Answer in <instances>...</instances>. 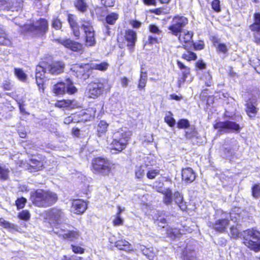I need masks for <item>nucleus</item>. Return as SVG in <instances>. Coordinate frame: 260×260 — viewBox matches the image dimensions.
Wrapping results in <instances>:
<instances>
[{
	"label": "nucleus",
	"mask_w": 260,
	"mask_h": 260,
	"mask_svg": "<svg viewBox=\"0 0 260 260\" xmlns=\"http://www.w3.org/2000/svg\"><path fill=\"white\" fill-rule=\"evenodd\" d=\"M14 73L16 76L22 81H24L26 79V75L22 69L15 68Z\"/></svg>",
	"instance_id": "nucleus-42"
},
{
	"label": "nucleus",
	"mask_w": 260,
	"mask_h": 260,
	"mask_svg": "<svg viewBox=\"0 0 260 260\" xmlns=\"http://www.w3.org/2000/svg\"><path fill=\"white\" fill-rule=\"evenodd\" d=\"M81 28L85 35L86 45L93 46L95 44V33L91 23L89 21L82 20Z\"/></svg>",
	"instance_id": "nucleus-10"
},
{
	"label": "nucleus",
	"mask_w": 260,
	"mask_h": 260,
	"mask_svg": "<svg viewBox=\"0 0 260 260\" xmlns=\"http://www.w3.org/2000/svg\"><path fill=\"white\" fill-rule=\"evenodd\" d=\"M159 38L157 35H150L148 36V43L150 44H155L158 42V39Z\"/></svg>",
	"instance_id": "nucleus-54"
},
{
	"label": "nucleus",
	"mask_w": 260,
	"mask_h": 260,
	"mask_svg": "<svg viewBox=\"0 0 260 260\" xmlns=\"http://www.w3.org/2000/svg\"><path fill=\"white\" fill-rule=\"evenodd\" d=\"M109 124L105 121L102 120L98 124L97 127V135L101 137L104 136L107 131Z\"/></svg>",
	"instance_id": "nucleus-29"
},
{
	"label": "nucleus",
	"mask_w": 260,
	"mask_h": 260,
	"mask_svg": "<svg viewBox=\"0 0 260 260\" xmlns=\"http://www.w3.org/2000/svg\"><path fill=\"white\" fill-rule=\"evenodd\" d=\"M246 112L250 118H253L257 112V109L256 108L255 105L250 101L246 104Z\"/></svg>",
	"instance_id": "nucleus-28"
},
{
	"label": "nucleus",
	"mask_w": 260,
	"mask_h": 260,
	"mask_svg": "<svg viewBox=\"0 0 260 260\" xmlns=\"http://www.w3.org/2000/svg\"><path fill=\"white\" fill-rule=\"evenodd\" d=\"M46 217L49 219L50 223L54 226L60 224L65 219L64 212L61 209L57 208L49 210L47 213Z\"/></svg>",
	"instance_id": "nucleus-12"
},
{
	"label": "nucleus",
	"mask_w": 260,
	"mask_h": 260,
	"mask_svg": "<svg viewBox=\"0 0 260 260\" xmlns=\"http://www.w3.org/2000/svg\"><path fill=\"white\" fill-rule=\"evenodd\" d=\"M109 67V64L106 62H102L99 63H93L90 66V68L93 70H97L101 71H105Z\"/></svg>",
	"instance_id": "nucleus-31"
},
{
	"label": "nucleus",
	"mask_w": 260,
	"mask_h": 260,
	"mask_svg": "<svg viewBox=\"0 0 260 260\" xmlns=\"http://www.w3.org/2000/svg\"><path fill=\"white\" fill-rule=\"evenodd\" d=\"M250 29L254 32L255 42L260 45V13L254 14V22L249 26Z\"/></svg>",
	"instance_id": "nucleus-16"
},
{
	"label": "nucleus",
	"mask_w": 260,
	"mask_h": 260,
	"mask_svg": "<svg viewBox=\"0 0 260 260\" xmlns=\"http://www.w3.org/2000/svg\"><path fill=\"white\" fill-rule=\"evenodd\" d=\"M48 22L43 18L40 19L33 24H25L23 26L24 30L39 35L45 34L48 30Z\"/></svg>",
	"instance_id": "nucleus-8"
},
{
	"label": "nucleus",
	"mask_w": 260,
	"mask_h": 260,
	"mask_svg": "<svg viewBox=\"0 0 260 260\" xmlns=\"http://www.w3.org/2000/svg\"><path fill=\"white\" fill-rule=\"evenodd\" d=\"M111 85L105 78L96 79L88 85L87 95L89 98L95 99L100 96L105 90H109Z\"/></svg>",
	"instance_id": "nucleus-3"
},
{
	"label": "nucleus",
	"mask_w": 260,
	"mask_h": 260,
	"mask_svg": "<svg viewBox=\"0 0 260 260\" xmlns=\"http://www.w3.org/2000/svg\"><path fill=\"white\" fill-rule=\"evenodd\" d=\"M17 3L19 4L18 6H12L11 0H0V10L20 11L22 8V1L18 0Z\"/></svg>",
	"instance_id": "nucleus-20"
},
{
	"label": "nucleus",
	"mask_w": 260,
	"mask_h": 260,
	"mask_svg": "<svg viewBox=\"0 0 260 260\" xmlns=\"http://www.w3.org/2000/svg\"><path fill=\"white\" fill-rule=\"evenodd\" d=\"M214 128L218 129L221 134H224L238 132L240 129V126L235 122L226 120L217 122L214 124Z\"/></svg>",
	"instance_id": "nucleus-11"
},
{
	"label": "nucleus",
	"mask_w": 260,
	"mask_h": 260,
	"mask_svg": "<svg viewBox=\"0 0 260 260\" xmlns=\"http://www.w3.org/2000/svg\"><path fill=\"white\" fill-rule=\"evenodd\" d=\"M125 38L127 42V46L130 50L133 49L137 40V35L135 31L129 29L125 32Z\"/></svg>",
	"instance_id": "nucleus-25"
},
{
	"label": "nucleus",
	"mask_w": 260,
	"mask_h": 260,
	"mask_svg": "<svg viewBox=\"0 0 260 260\" xmlns=\"http://www.w3.org/2000/svg\"><path fill=\"white\" fill-rule=\"evenodd\" d=\"M252 195L254 198H260V185L259 184H255L252 187Z\"/></svg>",
	"instance_id": "nucleus-47"
},
{
	"label": "nucleus",
	"mask_w": 260,
	"mask_h": 260,
	"mask_svg": "<svg viewBox=\"0 0 260 260\" xmlns=\"http://www.w3.org/2000/svg\"><path fill=\"white\" fill-rule=\"evenodd\" d=\"M212 9L216 12L220 11V2L219 0H214L212 3Z\"/></svg>",
	"instance_id": "nucleus-55"
},
{
	"label": "nucleus",
	"mask_w": 260,
	"mask_h": 260,
	"mask_svg": "<svg viewBox=\"0 0 260 260\" xmlns=\"http://www.w3.org/2000/svg\"><path fill=\"white\" fill-rule=\"evenodd\" d=\"M29 166L35 170L39 171L42 169L44 165L42 161L32 158L30 160Z\"/></svg>",
	"instance_id": "nucleus-32"
},
{
	"label": "nucleus",
	"mask_w": 260,
	"mask_h": 260,
	"mask_svg": "<svg viewBox=\"0 0 260 260\" xmlns=\"http://www.w3.org/2000/svg\"><path fill=\"white\" fill-rule=\"evenodd\" d=\"M0 225L10 231L17 230V227L14 224L10 223L3 218H0Z\"/></svg>",
	"instance_id": "nucleus-36"
},
{
	"label": "nucleus",
	"mask_w": 260,
	"mask_h": 260,
	"mask_svg": "<svg viewBox=\"0 0 260 260\" xmlns=\"http://www.w3.org/2000/svg\"><path fill=\"white\" fill-rule=\"evenodd\" d=\"M75 6L79 11L82 12L86 11L87 8V5L85 0H76Z\"/></svg>",
	"instance_id": "nucleus-37"
},
{
	"label": "nucleus",
	"mask_w": 260,
	"mask_h": 260,
	"mask_svg": "<svg viewBox=\"0 0 260 260\" xmlns=\"http://www.w3.org/2000/svg\"><path fill=\"white\" fill-rule=\"evenodd\" d=\"M141 250L142 251L143 253L146 255L149 259H151L152 256L148 254V250L145 246H142Z\"/></svg>",
	"instance_id": "nucleus-63"
},
{
	"label": "nucleus",
	"mask_w": 260,
	"mask_h": 260,
	"mask_svg": "<svg viewBox=\"0 0 260 260\" xmlns=\"http://www.w3.org/2000/svg\"><path fill=\"white\" fill-rule=\"evenodd\" d=\"M173 199L175 203L178 206L181 210L184 211L186 209V204L184 202L182 196L179 192L176 191L174 193Z\"/></svg>",
	"instance_id": "nucleus-26"
},
{
	"label": "nucleus",
	"mask_w": 260,
	"mask_h": 260,
	"mask_svg": "<svg viewBox=\"0 0 260 260\" xmlns=\"http://www.w3.org/2000/svg\"><path fill=\"white\" fill-rule=\"evenodd\" d=\"M193 33L192 31H188L187 30H184L180 32L178 37L179 42L182 44H193L192 36Z\"/></svg>",
	"instance_id": "nucleus-23"
},
{
	"label": "nucleus",
	"mask_w": 260,
	"mask_h": 260,
	"mask_svg": "<svg viewBox=\"0 0 260 260\" xmlns=\"http://www.w3.org/2000/svg\"><path fill=\"white\" fill-rule=\"evenodd\" d=\"M3 88L6 90H11L13 88V85L10 81H5L3 83Z\"/></svg>",
	"instance_id": "nucleus-58"
},
{
	"label": "nucleus",
	"mask_w": 260,
	"mask_h": 260,
	"mask_svg": "<svg viewBox=\"0 0 260 260\" xmlns=\"http://www.w3.org/2000/svg\"><path fill=\"white\" fill-rule=\"evenodd\" d=\"M68 19L71 28L78 26L75 19V16L73 15H68Z\"/></svg>",
	"instance_id": "nucleus-51"
},
{
	"label": "nucleus",
	"mask_w": 260,
	"mask_h": 260,
	"mask_svg": "<svg viewBox=\"0 0 260 260\" xmlns=\"http://www.w3.org/2000/svg\"><path fill=\"white\" fill-rule=\"evenodd\" d=\"M216 47L218 51L223 53H226L228 51L226 45L223 43H218Z\"/></svg>",
	"instance_id": "nucleus-52"
},
{
	"label": "nucleus",
	"mask_w": 260,
	"mask_h": 260,
	"mask_svg": "<svg viewBox=\"0 0 260 260\" xmlns=\"http://www.w3.org/2000/svg\"><path fill=\"white\" fill-rule=\"evenodd\" d=\"M230 218L232 221L234 222H237L240 220V215L238 214L231 213L230 214Z\"/></svg>",
	"instance_id": "nucleus-60"
},
{
	"label": "nucleus",
	"mask_w": 260,
	"mask_h": 260,
	"mask_svg": "<svg viewBox=\"0 0 260 260\" xmlns=\"http://www.w3.org/2000/svg\"><path fill=\"white\" fill-rule=\"evenodd\" d=\"M118 18V15L115 13H111L106 17V22L110 25L114 24Z\"/></svg>",
	"instance_id": "nucleus-40"
},
{
	"label": "nucleus",
	"mask_w": 260,
	"mask_h": 260,
	"mask_svg": "<svg viewBox=\"0 0 260 260\" xmlns=\"http://www.w3.org/2000/svg\"><path fill=\"white\" fill-rule=\"evenodd\" d=\"M51 26L55 29L59 30L62 27V22L57 17H53L52 20Z\"/></svg>",
	"instance_id": "nucleus-44"
},
{
	"label": "nucleus",
	"mask_w": 260,
	"mask_h": 260,
	"mask_svg": "<svg viewBox=\"0 0 260 260\" xmlns=\"http://www.w3.org/2000/svg\"><path fill=\"white\" fill-rule=\"evenodd\" d=\"M57 200V194L50 191L37 190L35 192L34 203L38 207H48L54 204Z\"/></svg>",
	"instance_id": "nucleus-2"
},
{
	"label": "nucleus",
	"mask_w": 260,
	"mask_h": 260,
	"mask_svg": "<svg viewBox=\"0 0 260 260\" xmlns=\"http://www.w3.org/2000/svg\"><path fill=\"white\" fill-rule=\"evenodd\" d=\"M43 67L42 65H38L36 67V82L39 86L40 89H42V91H44V80L45 78V73Z\"/></svg>",
	"instance_id": "nucleus-21"
},
{
	"label": "nucleus",
	"mask_w": 260,
	"mask_h": 260,
	"mask_svg": "<svg viewBox=\"0 0 260 260\" xmlns=\"http://www.w3.org/2000/svg\"><path fill=\"white\" fill-rule=\"evenodd\" d=\"M182 178L185 182L190 183L194 180L196 175L191 168H187L182 169Z\"/></svg>",
	"instance_id": "nucleus-24"
},
{
	"label": "nucleus",
	"mask_w": 260,
	"mask_h": 260,
	"mask_svg": "<svg viewBox=\"0 0 260 260\" xmlns=\"http://www.w3.org/2000/svg\"><path fill=\"white\" fill-rule=\"evenodd\" d=\"M44 68V72L52 75H57L63 72L64 64L61 61L54 62L50 64H44L42 65Z\"/></svg>",
	"instance_id": "nucleus-15"
},
{
	"label": "nucleus",
	"mask_w": 260,
	"mask_h": 260,
	"mask_svg": "<svg viewBox=\"0 0 260 260\" xmlns=\"http://www.w3.org/2000/svg\"><path fill=\"white\" fill-rule=\"evenodd\" d=\"M183 58L187 60H195L197 58V55L192 52L187 51L183 54Z\"/></svg>",
	"instance_id": "nucleus-48"
},
{
	"label": "nucleus",
	"mask_w": 260,
	"mask_h": 260,
	"mask_svg": "<svg viewBox=\"0 0 260 260\" xmlns=\"http://www.w3.org/2000/svg\"><path fill=\"white\" fill-rule=\"evenodd\" d=\"M193 243H188L186 247L182 249V256L184 260H196V254Z\"/></svg>",
	"instance_id": "nucleus-19"
},
{
	"label": "nucleus",
	"mask_w": 260,
	"mask_h": 260,
	"mask_svg": "<svg viewBox=\"0 0 260 260\" xmlns=\"http://www.w3.org/2000/svg\"><path fill=\"white\" fill-rule=\"evenodd\" d=\"M241 236L244 239L243 243L248 248L255 251L260 250V233L253 229L243 231Z\"/></svg>",
	"instance_id": "nucleus-4"
},
{
	"label": "nucleus",
	"mask_w": 260,
	"mask_h": 260,
	"mask_svg": "<svg viewBox=\"0 0 260 260\" xmlns=\"http://www.w3.org/2000/svg\"><path fill=\"white\" fill-rule=\"evenodd\" d=\"M115 246L120 249H128L129 250L131 244L128 242L121 240H118L115 242Z\"/></svg>",
	"instance_id": "nucleus-38"
},
{
	"label": "nucleus",
	"mask_w": 260,
	"mask_h": 260,
	"mask_svg": "<svg viewBox=\"0 0 260 260\" xmlns=\"http://www.w3.org/2000/svg\"><path fill=\"white\" fill-rule=\"evenodd\" d=\"M53 92L56 95H61L66 91L70 94H73L77 91V88L74 86L72 81L70 79H67L66 83L58 82L53 86Z\"/></svg>",
	"instance_id": "nucleus-9"
},
{
	"label": "nucleus",
	"mask_w": 260,
	"mask_h": 260,
	"mask_svg": "<svg viewBox=\"0 0 260 260\" xmlns=\"http://www.w3.org/2000/svg\"><path fill=\"white\" fill-rule=\"evenodd\" d=\"M72 102L71 100L59 101L55 103V107L58 108L67 107L72 105Z\"/></svg>",
	"instance_id": "nucleus-46"
},
{
	"label": "nucleus",
	"mask_w": 260,
	"mask_h": 260,
	"mask_svg": "<svg viewBox=\"0 0 260 260\" xmlns=\"http://www.w3.org/2000/svg\"><path fill=\"white\" fill-rule=\"evenodd\" d=\"M86 209V203L83 200L78 199L73 201L71 211L74 214H81L83 213Z\"/></svg>",
	"instance_id": "nucleus-18"
},
{
	"label": "nucleus",
	"mask_w": 260,
	"mask_h": 260,
	"mask_svg": "<svg viewBox=\"0 0 260 260\" xmlns=\"http://www.w3.org/2000/svg\"><path fill=\"white\" fill-rule=\"evenodd\" d=\"M120 81L122 87H125L128 85L129 80L126 77H123L121 78Z\"/></svg>",
	"instance_id": "nucleus-61"
},
{
	"label": "nucleus",
	"mask_w": 260,
	"mask_h": 260,
	"mask_svg": "<svg viewBox=\"0 0 260 260\" xmlns=\"http://www.w3.org/2000/svg\"><path fill=\"white\" fill-rule=\"evenodd\" d=\"M229 214L221 210H217L215 214V218H218L212 224L213 229L219 232H224L229 224L228 219Z\"/></svg>",
	"instance_id": "nucleus-7"
},
{
	"label": "nucleus",
	"mask_w": 260,
	"mask_h": 260,
	"mask_svg": "<svg viewBox=\"0 0 260 260\" xmlns=\"http://www.w3.org/2000/svg\"><path fill=\"white\" fill-rule=\"evenodd\" d=\"M11 42L5 30L0 27V44L10 45Z\"/></svg>",
	"instance_id": "nucleus-30"
},
{
	"label": "nucleus",
	"mask_w": 260,
	"mask_h": 260,
	"mask_svg": "<svg viewBox=\"0 0 260 260\" xmlns=\"http://www.w3.org/2000/svg\"><path fill=\"white\" fill-rule=\"evenodd\" d=\"M54 233L58 235L59 237L69 241H74L79 238L80 234L76 229L74 230H64L56 229Z\"/></svg>",
	"instance_id": "nucleus-17"
},
{
	"label": "nucleus",
	"mask_w": 260,
	"mask_h": 260,
	"mask_svg": "<svg viewBox=\"0 0 260 260\" xmlns=\"http://www.w3.org/2000/svg\"><path fill=\"white\" fill-rule=\"evenodd\" d=\"M72 122H74V118L73 115H71L68 117H66L64 119V123L66 124H69Z\"/></svg>",
	"instance_id": "nucleus-64"
},
{
	"label": "nucleus",
	"mask_w": 260,
	"mask_h": 260,
	"mask_svg": "<svg viewBox=\"0 0 260 260\" xmlns=\"http://www.w3.org/2000/svg\"><path fill=\"white\" fill-rule=\"evenodd\" d=\"M148 165L147 164H144L139 166H136L135 173L137 178L141 179L144 176L145 173L147 172L148 170Z\"/></svg>",
	"instance_id": "nucleus-27"
},
{
	"label": "nucleus",
	"mask_w": 260,
	"mask_h": 260,
	"mask_svg": "<svg viewBox=\"0 0 260 260\" xmlns=\"http://www.w3.org/2000/svg\"><path fill=\"white\" fill-rule=\"evenodd\" d=\"M74 35L76 37H79L80 35L79 26H76L72 28Z\"/></svg>",
	"instance_id": "nucleus-62"
},
{
	"label": "nucleus",
	"mask_w": 260,
	"mask_h": 260,
	"mask_svg": "<svg viewBox=\"0 0 260 260\" xmlns=\"http://www.w3.org/2000/svg\"><path fill=\"white\" fill-rule=\"evenodd\" d=\"M187 18L182 16H176L173 17L168 27L172 35L178 36L180 32L184 30L183 27L188 23Z\"/></svg>",
	"instance_id": "nucleus-6"
},
{
	"label": "nucleus",
	"mask_w": 260,
	"mask_h": 260,
	"mask_svg": "<svg viewBox=\"0 0 260 260\" xmlns=\"http://www.w3.org/2000/svg\"><path fill=\"white\" fill-rule=\"evenodd\" d=\"M26 202V199L21 197L16 201V205L18 209H22L24 207Z\"/></svg>",
	"instance_id": "nucleus-49"
},
{
	"label": "nucleus",
	"mask_w": 260,
	"mask_h": 260,
	"mask_svg": "<svg viewBox=\"0 0 260 260\" xmlns=\"http://www.w3.org/2000/svg\"><path fill=\"white\" fill-rule=\"evenodd\" d=\"M147 81V73L146 72H143L142 70H141V74H140V78L139 81V84H138V88L139 89L144 88L146 86Z\"/></svg>",
	"instance_id": "nucleus-35"
},
{
	"label": "nucleus",
	"mask_w": 260,
	"mask_h": 260,
	"mask_svg": "<svg viewBox=\"0 0 260 260\" xmlns=\"http://www.w3.org/2000/svg\"><path fill=\"white\" fill-rule=\"evenodd\" d=\"M190 125L189 122L185 119H181L177 122V127L180 129L187 128Z\"/></svg>",
	"instance_id": "nucleus-45"
},
{
	"label": "nucleus",
	"mask_w": 260,
	"mask_h": 260,
	"mask_svg": "<svg viewBox=\"0 0 260 260\" xmlns=\"http://www.w3.org/2000/svg\"><path fill=\"white\" fill-rule=\"evenodd\" d=\"M18 217L21 219L27 220L30 218V214L27 211L23 210L19 214Z\"/></svg>",
	"instance_id": "nucleus-53"
},
{
	"label": "nucleus",
	"mask_w": 260,
	"mask_h": 260,
	"mask_svg": "<svg viewBox=\"0 0 260 260\" xmlns=\"http://www.w3.org/2000/svg\"><path fill=\"white\" fill-rule=\"evenodd\" d=\"M163 185L162 182L158 183L159 188L157 191L161 192L164 194L163 201L165 204L171 205L173 201V194L171 190L169 188L162 189L161 188Z\"/></svg>",
	"instance_id": "nucleus-22"
},
{
	"label": "nucleus",
	"mask_w": 260,
	"mask_h": 260,
	"mask_svg": "<svg viewBox=\"0 0 260 260\" xmlns=\"http://www.w3.org/2000/svg\"><path fill=\"white\" fill-rule=\"evenodd\" d=\"M177 65L180 70L182 71L183 77H182V82H184L187 77V76L190 73L189 69L185 66L183 63H182L180 61H177Z\"/></svg>",
	"instance_id": "nucleus-33"
},
{
	"label": "nucleus",
	"mask_w": 260,
	"mask_h": 260,
	"mask_svg": "<svg viewBox=\"0 0 260 260\" xmlns=\"http://www.w3.org/2000/svg\"><path fill=\"white\" fill-rule=\"evenodd\" d=\"M230 233L231 235L233 238H237L238 237L240 234L239 230L238 229L237 226H235L233 225L230 228Z\"/></svg>",
	"instance_id": "nucleus-50"
},
{
	"label": "nucleus",
	"mask_w": 260,
	"mask_h": 260,
	"mask_svg": "<svg viewBox=\"0 0 260 260\" xmlns=\"http://www.w3.org/2000/svg\"><path fill=\"white\" fill-rule=\"evenodd\" d=\"M164 120L165 122H166L171 127L174 126L175 124L176 121L173 117V114L171 112H169L166 115Z\"/></svg>",
	"instance_id": "nucleus-41"
},
{
	"label": "nucleus",
	"mask_w": 260,
	"mask_h": 260,
	"mask_svg": "<svg viewBox=\"0 0 260 260\" xmlns=\"http://www.w3.org/2000/svg\"><path fill=\"white\" fill-rule=\"evenodd\" d=\"M146 173V176L149 179H153L159 174V170L158 169L151 168L150 165H148V168Z\"/></svg>",
	"instance_id": "nucleus-34"
},
{
	"label": "nucleus",
	"mask_w": 260,
	"mask_h": 260,
	"mask_svg": "<svg viewBox=\"0 0 260 260\" xmlns=\"http://www.w3.org/2000/svg\"><path fill=\"white\" fill-rule=\"evenodd\" d=\"M84 73V70L83 68H82L81 66H80L79 67V71L77 70L76 72V76L78 78H83L84 79H85L86 77L84 76H85L86 75H83Z\"/></svg>",
	"instance_id": "nucleus-59"
},
{
	"label": "nucleus",
	"mask_w": 260,
	"mask_h": 260,
	"mask_svg": "<svg viewBox=\"0 0 260 260\" xmlns=\"http://www.w3.org/2000/svg\"><path fill=\"white\" fill-rule=\"evenodd\" d=\"M71 246L72 251L75 253L81 254L83 253L84 252V249L80 246L73 245H72Z\"/></svg>",
	"instance_id": "nucleus-56"
},
{
	"label": "nucleus",
	"mask_w": 260,
	"mask_h": 260,
	"mask_svg": "<svg viewBox=\"0 0 260 260\" xmlns=\"http://www.w3.org/2000/svg\"><path fill=\"white\" fill-rule=\"evenodd\" d=\"M131 136L132 132L125 128L115 132L110 143L111 149L121 152L126 148Z\"/></svg>",
	"instance_id": "nucleus-1"
},
{
	"label": "nucleus",
	"mask_w": 260,
	"mask_h": 260,
	"mask_svg": "<svg viewBox=\"0 0 260 260\" xmlns=\"http://www.w3.org/2000/svg\"><path fill=\"white\" fill-rule=\"evenodd\" d=\"M149 30L150 32L154 35H157L159 38H160L161 36V30H160L156 25L150 24L149 26Z\"/></svg>",
	"instance_id": "nucleus-43"
},
{
	"label": "nucleus",
	"mask_w": 260,
	"mask_h": 260,
	"mask_svg": "<svg viewBox=\"0 0 260 260\" xmlns=\"http://www.w3.org/2000/svg\"><path fill=\"white\" fill-rule=\"evenodd\" d=\"M92 169L94 173L107 175L110 172V163L104 158L98 157L92 161Z\"/></svg>",
	"instance_id": "nucleus-5"
},
{
	"label": "nucleus",
	"mask_w": 260,
	"mask_h": 260,
	"mask_svg": "<svg viewBox=\"0 0 260 260\" xmlns=\"http://www.w3.org/2000/svg\"><path fill=\"white\" fill-rule=\"evenodd\" d=\"M239 149L237 141L234 139H226L222 144L221 150L225 157H230L235 154Z\"/></svg>",
	"instance_id": "nucleus-13"
},
{
	"label": "nucleus",
	"mask_w": 260,
	"mask_h": 260,
	"mask_svg": "<svg viewBox=\"0 0 260 260\" xmlns=\"http://www.w3.org/2000/svg\"><path fill=\"white\" fill-rule=\"evenodd\" d=\"M54 41L61 44L67 48H68L73 51L80 53H82L83 52V47L82 44L75 42L69 39H57L54 40Z\"/></svg>",
	"instance_id": "nucleus-14"
},
{
	"label": "nucleus",
	"mask_w": 260,
	"mask_h": 260,
	"mask_svg": "<svg viewBox=\"0 0 260 260\" xmlns=\"http://www.w3.org/2000/svg\"><path fill=\"white\" fill-rule=\"evenodd\" d=\"M113 223L114 226L120 225L123 224V220L120 217V216L116 215L113 221Z\"/></svg>",
	"instance_id": "nucleus-57"
},
{
	"label": "nucleus",
	"mask_w": 260,
	"mask_h": 260,
	"mask_svg": "<svg viewBox=\"0 0 260 260\" xmlns=\"http://www.w3.org/2000/svg\"><path fill=\"white\" fill-rule=\"evenodd\" d=\"M10 171L6 167L0 166V179L7 180L9 179Z\"/></svg>",
	"instance_id": "nucleus-39"
}]
</instances>
